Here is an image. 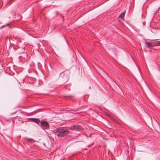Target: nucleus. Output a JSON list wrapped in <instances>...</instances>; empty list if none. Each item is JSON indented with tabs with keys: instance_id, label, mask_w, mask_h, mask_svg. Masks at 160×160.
Listing matches in <instances>:
<instances>
[{
	"instance_id": "nucleus-4",
	"label": "nucleus",
	"mask_w": 160,
	"mask_h": 160,
	"mask_svg": "<svg viewBox=\"0 0 160 160\" xmlns=\"http://www.w3.org/2000/svg\"><path fill=\"white\" fill-rule=\"evenodd\" d=\"M30 120L32 122H35L38 124L40 122L39 119L37 118H31Z\"/></svg>"
},
{
	"instance_id": "nucleus-11",
	"label": "nucleus",
	"mask_w": 160,
	"mask_h": 160,
	"mask_svg": "<svg viewBox=\"0 0 160 160\" xmlns=\"http://www.w3.org/2000/svg\"><path fill=\"white\" fill-rule=\"evenodd\" d=\"M158 46H160V41H159V43H158Z\"/></svg>"
},
{
	"instance_id": "nucleus-3",
	"label": "nucleus",
	"mask_w": 160,
	"mask_h": 160,
	"mask_svg": "<svg viewBox=\"0 0 160 160\" xmlns=\"http://www.w3.org/2000/svg\"><path fill=\"white\" fill-rule=\"evenodd\" d=\"M68 128L71 130H80L82 128L80 126L78 125H77L71 126V127Z\"/></svg>"
},
{
	"instance_id": "nucleus-8",
	"label": "nucleus",
	"mask_w": 160,
	"mask_h": 160,
	"mask_svg": "<svg viewBox=\"0 0 160 160\" xmlns=\"http://www.w3.org/2000/svg\"><path fill=\"white\" fill-rule=\"evenodd\" d=\"M28 140H30V141H31V142H35V140L33 139H32V138H29L28 139Z\"/></svg>"
},
{
	"instance_id": "nucleus-5",
	"label": "nucleus",
	"mask_w": 160,
	"mask_h": 160,
	"mask_svg": "<svg viewBox=\"0 0 160 160\" xmlns=\"http://www.w3.org/2000/svg\"><path fill=\"white\" fill-rule=\"evenodd\" d=\"M146 45L148 48H151L153 46V45L151 43L149 42H146Z\"/></svg>"
},
{
	"instance_id": "nucleus-2",
	"label": "nucleus",
	"mask_w": 160,
	"mask_h": 160,
	"mask_svg": "<svg viewBox=\"0 0 160 160\" xmlns=\"http://www.w3.org/2000/svg\"><path fill=\"white\" fill-rule=\"evenodd\" d=\"M40 123L42 127L45 129H48L49 128V125L47 121H42L40 122Z\"/></svg>"
},
{
	"instance_id": "nucleus-12",
	"label": "nucleus",
	"mask_w": 160,
	"mask_h": 160,
	"mask_svg": "<svg viewBox=\"0 0 160 160\" xmlns=\"http://www.w3.org/2000/svg\"><path fill=\"white\" fill-rule=\"evenodd\" d=\"M3 5H4V3L3 2Z\"/></svg>"
},
{
	"instance_id": "nucleus-1",
	"label": "nucleus",
	"mask_w": 160,
	"mask_h": 160,
	"mask_svg": "<svg viewBox=\"0 0 160 160\" xmlns=\"http://www.w3.org/2000/svg\"><path fill=\"white\" fill-rule=\"evenodd\" d=\"M68 128L66 127H61L54 129L53 132L54 133H58L57 136L58 138H62L67 135L69 132Z\"/></svg>"
},
{
	"instance_id": "nucleus-9",
	"label": "nucleus",
	"mask_w": 160,
	"mask_h": 160,
	"mask_svg": "<svg viewBox=\"0 0 160 160\" xmlns=\"http://www.w3.org/2000/svg\"><path fill=\"white\" fill-rule=\"evenodd\" d=\"M9 24H10L9 23H8V24H6L5 25L2 26L1 27V28H2L4 27L5 26H8L9 25Z\"/></svg>"
},
{
	"instance_id": "nucleus-13",
	"label": "nucleus",
	"mask_w": 160,
	"mask_h": 160,
	"mask_svg": "<svg viewBox=\"0 0 160 160\" xmlns=\"http://www.w3.org/2000/svg\"><path fill=\"white\" fill-rule=\"evenodd\" d=\"M63 72L61 73L60 74H61Z\"/></svg>"
},
{
	"instance_id": "nucleus-7",
	"label": "nucleus",
	"mask_w": 160,
	"mask_h": 160,
	"mask_svg": "<svg viewBox=\"0 0 160 160\" xmlns=\"http://www.w3.org/2000/svg\"><path fill=\"white\" fill-rule=\"evenodd\" d=\"M125 16V12H123L119 16V17L121 19H123L124 18V17Z\"/></svg>"
},
{
	"instance_id": "nucleus-10",
	"label": "nucleus",
	"mask_w": 160,
	"mask_h": 160,
	"mask_svg": "<svg viewBox=\"0 0 160 160\" xmlns=\"http://www.w3.org/2000/svg\"><path fill=\"white\" fill-rule=\"evenodd\" d=\"M107 115L109 117H110L111 116L110 115H109V114H107Z\"/></svg>"
},
{
	"instance_id": "nucleus-6",
	"label": "nucleus",
	"mask_w": 160,
	"mask_h": 160,
	"mask_svg": "<svg viewBox=\"0 0 160 160\" xmlns=\"http://www.w3.org/2000/svg\"><path fill=\"white\" fill-rule=\"evenodd\" d=\"M159 41H155L154 42H152V43L154 44V46H158V43H159Z\"/></svg>"
}]
</instances>
